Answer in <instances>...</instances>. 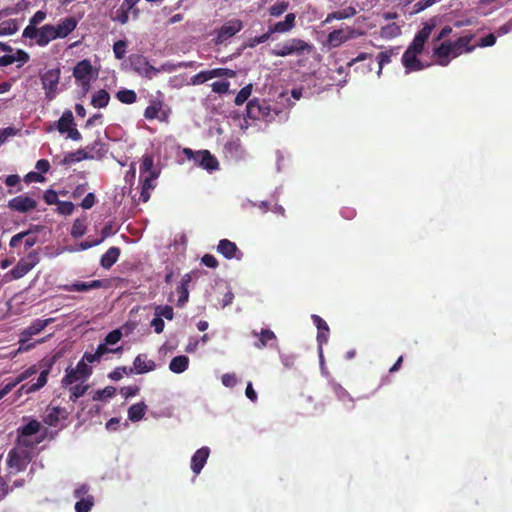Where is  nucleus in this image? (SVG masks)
<instances>
[{
  "label": "nucleus",
  "instance_id": "f257e3e1",
  "mask_svg": "<svg viewBox=\"0 0 512 512\" xmlns=\"http://www.w3.org/2000/svg\"><path fill=\"white\" fill-rule=\"evenodd\" d=\"M434 27V19L423 23L422 29L416 32V35L412 38L411 44H409V47H407L403 55H401V65L405 68V73L421 72L428 67V64H424L417 57L423 54L424 44L428 41V38H430Z\"/></svg>",
  "mask_w": 512,
  "mask_h": 512
},
{
  "label": "nucleus",
  "instance_id": "f03ea898",
  "mask_svg": "<svg viewBox=\"0 0 512 512\" xmlns=\"http://www.w3.org/2000/svg\"><path fill=\"white\" fill-rule=\"evenodd\" d=\"M53 364H55V358L42 360L41 362H39L38 365H32L28 367V369L22 371V373H20L19 376H17V379H15V381H12L4 385V387H11V389H13L21 382L29 379L34 374H36L39 369H42L41 374H39V378H37V381H35L34 383L24 384L19 388V394H32L34 392H38L47 383V376L49 375V372L51 371V367H53Z\"/></svg>",
  "mask_w": 512,
  "mask_h": 512
},
{
  "label": "nucleus",
  "instance_id": "7ed1b4c3",
  "mask_svg": "<svg viewBox=\"0 0 512 512\" xmlns=\"http://www.w3.org/2000/svg\"><path fill=\"white\" fill-rule=\"evenodd\" d=\"M313 53V44L299 38H290L287 41L275 45L271 55L275 57L295 56L301 57Z\"/></svg>",
  "mask_w": 512,
  "mask_h": 512
},
{
  "label": "nucleus",
  "instance_id": "20e7f679",
  "mask_svg": "<svg viewBox=\"0 0 512 512\" xmlns=\"http://www.w3.org/2000/svg\"><path fill=\"white\" fill-rule=\"evenodd\" d=\"M277 114L278 112L272 109L265 100L253 98L246 105V115L252 120L271 122Z\"/></svg>",
  "mask_w": 512,
  "mask_h": 512
},
{
  "label": "nucleus",
  "instance_id": "39448f33",
  "mask_svg": "<svg viewBox=\"0 0 512 512\" xmlns=\"http://www.w3.org/2000/svg\"><path fill=\"white\" fill-rule=\"evenodd\" d=\"M67 35H62L37 26L28 25L22 30V38L34 40L35 45L46 47L50 42L56 39H64Z\"/></svg>",
  "mask_w": 512,
  "mask_h": 512
},
{
  "label": "nucleus",
  "instance_id": "423d86ee",
  "mask_svg": "<svg viewBox=\"0 0 512 512\" xmlns=\"http://www.w3.org/2000/svg\"><path fill=\"white\" fill-rule=\"evenodd\" d=\"M54 321L55 318H37L33 320L30 326L22 329V331H20L19 334L20 349L24 351L32 349L34 347V344H27V342H29L33 336L40 334L43 329H45L48 325L52 324Z\"/></svg>",
  "mask_w": 512,
  "mask_h": 512
},
{
  "label": "nucleus",
  "instance_id": "0eeeda50",
  "mask_svg": "<svg viewBox=\"0 0 512 512\" xmlns=\"http://www.w3.org/2000/svg\"><path fill=\"white\" fill-rule=\"evenodd\" d=\"M30 462L31 451L10 450L8 459H6V465L13 475L25 471Z\"/></svg>",
  "mask_w": 512,
  "mask_h": 512
},
{
  "label": "nucleus",
  "instance_id": "6e6552de",
  "mask_svg": "<svg viewBox=\"0 0 512 512\" xmlns=\"http://www.w3.org/2000/svg\"><path fill=\"white\" fill-rule=\"evenodd\" d=\"M170 110L164 108V102L161 97H154L149 100V106L143 111V117L149 121L158 120L160 122L168 121Z\"/></svg>",
  "mask_w": 512,
  "mask_h": 512
},
{
  "label": "nucleus",
  "instance_id": "1a4fd4ad",
  "mask_svg": "<svg viewBox=\"0 0 512 512\" xmlns=\"http://www.w3.org/2000/svg\"><path fill=\"white\" fill-rule=\"evenodd\" d=\"M184 154L189 159H193L194 163L198 164V166L208 170L214 171L217 169V160L208 150H199L193 152L189 148L184 149Z\"/></svg>",
  "mask_w": 512,
  "mask_h": 512
},
{
  "label": "nucleus",
  "instance_id": "9d476101",
  "mask_svg": "<svg viewBox=\"0 0 512 512\" xmlns=\"http://www.w3.org/2000/svg\"><path fill=\"white\" fill-rule=\"evenodd\" d=\"M60 79V69H50L41 74L42 89H44V96L48 101H53L56 96V86H58V80Z\"/></svg>",
  "mask_w": 512,
  "mask_h": 512
},
{
  "label": "nucleus",
  "instance_id": "9b49d317",
  "mask_svg": "<svg viewBox=\"0 0 512 512\" xmlns=\"http://www.w3.org/2000/svg\"><path fill=\"white\" fill-rule=\"evenodd\" d=\"M242 28L243 24L241 23V20H227L224 25L220 26V28L216 30L215 44L221 45L225 43L228 39L234 37L239 31H241Z\"/></svg>",
  "mask_w": 512,
  "mask_h": 512
},
{
  "label": "nucleus",
  "instance_id": "f8f14e48",
  "mask_svg": "<svg viewBox=\"0 0 512 512\" xmlns=\"http://www.w3.org/2000/svg\"><path fill=\"white\" fill-rule=\"evenodd\" d=\"M360 35H362L361 32L352 28L338 29L328 34V37H326V43H328L332 48H337L341 44L353 40Z\"/></svg>",
  "mask_w": 512,
  "mask_h": 512
},
{
  "label": "nucleus",
  "instance_id": "ddd939ff",
  "mask_svg": "<svg viewBox=\"0 0 512 512\" xmlns=\"http://www.w3.org/2000/svg\"><path fill=\"white\" fill-rule=\"evenodd\" d=\"M37 262L38 256H36L35 252L28 254V256L24 258H20L19 262L15 264V267L10 270L11 278L19 280L21 277L29 273Z\"/></svg>",
  "mask_w": 512,
  "mask_h": 512
},
{
  "label": "nucleus",
  "instance_id": "4468645a",
  "mask_svg": "<svg viewBox=\"0 0 512 512\" xmlns=\"http://www.w3.org/2000/svg\"><path fill=\"white\" fill-rule=\"evenodd\" d=\"M465 52L452 50L447 45H438L433 49L434 63L440 67H446L455 57H458Z\"/></svg>",
  "mask_w": 512,
  "mask_h": 512
},
{
  "label": "nucleus",
  "instance_id": "2eb2a0df",
  "mask_svg": "<svg viewBox=\"0 0 512 512\" xmlns=\"http://www.w3.org/2000/svg\"><path fill=\"white\" fill-rule=\"evenodd\" d=\"M76 28V19L74 17H67L61 19V22L56 25L53 24H44L41 26V29L51 31L54 33L62 34V35H70Z\"/></svg>",
  "mask_w": 512,
  "mask_h": 512
},
{
  "label": "nucleus",
  "instance_id": "dca6fc26",
  "mask_svg": "<svg viewBox=\"0 0 512 512\" xmlns=\"http://www.w3.org/2000/svg\"><path fill=\"white\" fill-rule=\"evenodd\" d=\"M8 208L11 211L24 214L36 208V202L31 197L19 195L8 201Z\"/></svg>",
  "mask_w": 512,
  "mask_h": 512
},
{
  "label": "nucleus",
  "instance_id": "f3484780",
  "mask_svg": "<svg viewBox=\"0 0 512 512\" xmlns=\"http://www.w3.org/2000/svg\"><path fill=\"white\" fill-rule=\"evenodd\" d=\"M67 418V411L59 406L48 407L46 414L42 417V423L48 425V427H56L60 421H64Z\"/></svg>",
  "mask_w": 512,
  "mask_h": 512
},
{
  "label": "nucleus",
  "instance_id": "a211bd4d",
  "mask_svg": "<svg viewBox=\"0 0 512 512\" xmlns=\"http://www.w3.org/2000/svg\"><path fill=\"white\" fill-rule=\"evenodd\" d=\"M216 252L224 256L226 259L239 260V258H241V252H239L236 244L228 239L218 241V245H216Z\"/></svg>",
  "mask_w": 512,
  "mask_h": 512
},
{
  "label": "nucleus",
  "instance_id": "6ab92c4d",
  "mask_svg": "<svg viewBox=\"0 0 512 512\" xmlns=\"http://www.w3.org/2000/svg\"><path fill=\"white\" fill-rule=\"evenodd\" d=\"M474 38L472 34H466L458 37L455 42L444 40L438 45H447L451 50L462 51L465 53H471L474 50V46L470 45V42Z\"/></svg>",
  "mask_w": 512,
  "mask_h": 512
},
{
  "label": "nucleus",
  "instance_id": "aec40b11",
  "mask_svg": "<svg viewBox=\"0 0 512 512\" xmlns=\"http://www.w3.org/2000/svg\"><path fill=\"white\" fill-rule=\"evenodd\" d=\"M208 454H210V450H208L207 446L198 448L194 452L193 457H191V471H193L194 475H199L207 463Z\"/></svg>",
  "mask_w": 512,
  "mask_h": 512
},
{
  "label": "nucleus",
  "instance_id": "412c9836",
  "mask_svg": "<svg viewBox=\"0 0 512 512\" xmlns=\"http://www.w3.org/2000/svg\"><path fill=\"white\" fill-rule=\"evenodd\" d=\"M128 369L136 370V374H147L155 369V363L153 360L146 358L145 354H140L134 358V363H132V367H128Z\"/></svg>",
  "mask_w": 512,
  "mask_h": 512
},
{
  "label": "nucleus",
  "instance_id": "4be33fe9",
  "mask_svg": "<svg viewBox=\"0 0 512 512\" xmlns=\"http://www.w3.org/2000/svg\"><path fill=\"white\" fill-rule=\"evenodd\" d=\"M74 78L75 80L81 82V84L89 83V77H91V64L89 60L84 59L80 62H77L74 67Z\"/></svg>",
  "mask_w": 512,
  "mask_h": 512
},
{
  "label": "nucleus",
  "instance_id": "5701e85b",
  "mask_svg": "<svg viewBox=\"0 0 512 512\" xmlns=\"http://www.w3.org/2000/svg\"><path fill=\"white\" fill-rule=\"evenodd\" d=\"M294 27V14L289 13L284 16V20L277 22L275 24L270 25V28H268V31L266 33H269L271 35L275 33L279 34H285L291 30H293Z\"/></svg>",
  "mask_w": 512,
  "mask_h": 512
},
{
  "label": "nucleus",
  "instance_id": "b1692460",
  "mask_svg": "<svg viewBox=\"0 0 512 512\" xmlns=\"http://www.w3.org/2000/svg\"><path fill=\"white\" fill-rule=\"evenodd\" d=\"M100 287H102V282H100V280H93L89 282L76 281L72 284L64 285L63 290L66 292H88Z\"/></svg>",
  "mask_w": 512,
  "mask_h": 512
},
{
  "label": "nucleus",
  "instance_id": "393cba45",
  "mask_svg": "<svg viewBox=\"0 0 512 512\" xmlns=\"http://www.w3.org/2000/svg\"><path fill=\"white\" fill-rule=\"evenodd\" d=\"M157 179V173H150L149 175H140L141 180V193L140 201L146 203L150 200V191L155 188L153 181Z\"/></svg>",
  "mask_w": 512,
  "mask_h": 512
},
{
  "label": "nucleus",
  "instance_id": "a878e982",
  "mask_svg": "<svg viewBox=\"0 0 512 512\" xmlns=\"http://www.w3.org/2000/svg\"><path fill=\"white\" fill-rule=\"evenodd\" d=\"M94 145H97V142H94ZM86 150H93V146H86V149H79L64 155L63 164L68 165L85 159H93V155Z\"/></svg>",
  "mask_w": 512,
  "mask_h": 512
},
{
  "label": "nucleus",
  "instance_id": "bb28decb",
  "mask_svg": "<svg viewBox=\"0 0 512 512\" xmlns=\"http://www.w3.org/2000/svg\"><path fill=\"white\" fill-rule=\"evenodd\" d=\"M192 281L190 274L187 273L182 276V280H180V284L176 286V293H178V302H176V306L183 307L188 301V285Z\"/></svg>",
  "mask_w": 512,
  "mask_h": 512
},
{
  "label": "nucleus",
  "instance_id": "cd10ccee",
  "mask_svg": "<svg viewBox=\"0 0 512 512\" xmlns=\"http://www.w3.org/2000/svg\"><path fill=\"white\" fill-rule=\"evenodd\" d=\"M55 128H57V132L64 134V132L68 130H75V122H73V113L71 110H64L61 118L57 120V124H55Z\"/></svg>",
  "mask_w": 512,
  "mask_h": 512
},
{
  "label": "nucleus",
  "instance_id": "c85d7f7f",
  "mask_svg": "<svg viewBox=\"0 0 512 512\" xmlns=\"http://www.w3.org/2000/svg\"><path fill=\"white\" fill-rule=\"evenodd\" d=\"M119 255V248L116 246H112L108 248L107 252H105L103 256H101V261H99V264H101V267H103V269L108 270L117 262V259H119Z\"/></svg>",
  "mask_w": 512,
  "mask_h": 512
},
{
  "label": "nucleus",
  "instance_id": "c756f323",
  "mask_svg": "<svg viewBox=\"0 0 512 512\" xmlns=\"http://www.w3.org/2000/svg\"><path fill=\"white\" fill-rule=\"evenodd\" d=\"M330 386H332V392H334V395H336L337 400L345 404L348 410H352L353 398L349 396V393H347V391L341 385L337 384V382H332Z\"/></svg>",
  "mask_w": 512,
  "mask_h": 512
},
{
  "label": "nucleus",
  "instance_id": "7c9ffc66",
  "mask_svg": "<svg viewBox=\"0 0 512 512\" xmlns=\"http://www.w3.org/2000/svg\"><path fill=\"white\" fill-rule=\"evenodd\" d=\"M42 440H37L33 442L29 439V436H19L17 435V440H15V447L11 448V450H19L24 452H31L33 447L39 444Z\"/></svg>",
  "mask_w": 512,
  "mask_h": 512
},
{
  "label": "nucleus",
  "instance_id": "2f4dec72",
  "mask_svg": "<svg viewBox=\"0 0 512 512\" xmlns=\"http://www.w3.org/2000/svg\"><path fill=\"white\" fill-rule=\"evenodd\" d=\"M188 368V357L184 355H179L172 358L171 363H169V370L175 374L184 373Z\"/></svg>",
  "mask_w": 512,
  "mask_h": 512
},
{
  "label": "nucleus",
  "instance_id": "473e14b6",
  "mask_svg": "<svg viewBox=\"0 0 512 512\" xmlns=\"http://www.w3.org/2000/svg\"><path fill=\"white\" fill-rule=\"evenodd\" d=\"M145 412L146 405L143 402L130 405V408H128V421H141L142 417H144Z\"/></svg>",
  "mask_w": 512,
  "mask_h": 512
},
{
  "label": "nucleus",
  "instance_id": "72a5a7b5",
  "mask_svg": "<svg viewBox=\"0 0 512 512\" xmlns=\"http://www.w3.org/2000/svg\"><path fill=\"white\" fill-rule=\"evenodd\" d=\"M109 102V94L105 89L97 90L96 94L92 95L90 104L96 109L106 108Z\"/></svg>",
  "mask_w": 512,
  "mask_h": 512
},
{
  "label": "nucleus",
  "instance_id": "f704fd0d",
  "mask_svg": "<svg viewBox=\"0 0 512 512\" xmlns=\"http://www.w3.org/2000/svg\"><path fill=\"white\" fill-rule=\"evenodd\" d=\"M355 15V8L348 6L344 9L332 12L326 16V20L324 22L330 23L333 20H343L347 18H351Z\"/></svg>",
  "mask_w": 512,
  "mask_h": 512
},
{
  "label": "nucleus",
  "instance_id": "c9c22d12",
  "mask_svg": "<svg viewBox=\"0 0 512 512\" xmlns=\"http://www.w3.org/2000/svg\"><path fill=\"white\" fill-rule=\"evenodd\" d=\"M214 78H235L236 71L228 68H215L207 71L198 72Z\"/></svg>",
  "mask_w": 512,
  "mask_h": 512
},
{
  "label": "nucleus",
  "instance_id": "e433bc0d",
  "mask_svg": "<svg viewBox=\"0 0 512 512\" xmlns=\"http://www.w3.org/2000/svg\"><path fill=\"white\" fill-rule=\"evenodd\" d=\"M42 230V226L40 225H34L30 230L22 231L20 233H28V236L22 238V241H24V247H26V250L31 249L35 244L36 241H38V238L36 237V233L40 232Z\"/></svg>",
  "mask_w": 512,
  "mask_h": 512
},
{
  "label": "nucleus",
  "instance_id": "4c0bfd02",
  "mask_svg": "<svg viewBox=\"0 0 512 512\" xmlns=\"http://www.w3.org/2000/svg\"><path fill=\"white\" fill-rule=\"evenodd\" d=\"M40 431V422L32 420L17 429V436H32Z\"/></svg>",
  "mask_w": 512,
  "mask_h": 512
},
{
  "label": "nucleus",
  "instance_id": "58836bf2",
  "mask_svg": "<svg viewBox=\"0 0 512 512\" xmlns=\"http://www.w3.org/2000/svg\"><path fill=\"white\" fill-rule=\"evenodd\" d=\"M116 99L119 103L130 105L137 101V94L131 89H122L116 92Z\"/></svg>",
  "mask_w": 512,
  "mask_h": 512
},
{
  "label": "nucleus",
  "instance_id": "ea45409f",
  "mask_svg": "<svg viewBox=\"0 0 512 512\" xmlns=\"http://www.w3.org/2000/svg\"><path fill=\"white\" fill-rule=\"evenodd\" d=\"M276 340V336L269 329H262L259 333V341L255 343V347L263 349L269 345V342Z\"/></svg>",
  "mask_w": 512,
  "mask_h": 512
},
{
  "label": "nucleus",
  "instance_id": "a19ab883",
  "mask_svg": "<svg viewBox=\"0 0 512 512\" xmlns=\"http://www.w3.org/2000/svg\"><path fill=\"white\" fill-rule=\"evenodd\" d=\"M18 31V23L15 19H9L0 23V36H12Z\"/></svg>",
  "mask_w": 512,
  "mask_h": 512
},
{
  "label": "nucleus",
  "instance_id": "79ce46f5",
  "mask_svg": "<svg viewBox=\"0 0 512 512\" xmlns=\"http://www.w3.org/2000/svg\"><path fill=\"white\" fill-rule=\"evenodd\" d=\"M86 234V222L82 219H75L74 224H72V231H70V235L72 238L78 239Z\"/></svg>",
  "mask_w": 512,
  "mask_h": 512
},
{
  "label": "nucleus",
  "instance_id": "37998d69",
  "mask_svg": "<svg viewBox=\"0 0 512 512\" xmlns=\"http://www.w3.org/2000/svg\"><path fill=\"white\" fill-rule=\"evenodd\" d=\"M115 396V387L107 386L103 388V390H97L92 396V400L94 401H103L107 399H111Z\"/></svg>",
  "mask_w": 512,
  "mask_h": 512
},
{
  "label": "nucleus",
  "instance_id": "c03bdc74",
  "mask_svg": "<svg viewBox=\"0 0 512 512\" xmlns=\"http://www.w3.org/2000/svg\"><path fill=\"white\" fill-rule=\"evenodd\" d=\"M135 374V370L128 368L126 366H119L114 371L108 373V379L113 381H119L122 379V375H131Z\"/></svg>",
  "mask_w": 512,
  "mask_h": 512
},
{
  "label": "nucleus",
  "instance_id": "a18cd8bd",
  "mask_svg": "<svg viewBox=\"0 0 512 512\" xmlns=\"http://www.w3.org/2000/svg\"><path fill=\"white\" fill-rule=\"evenodd\" d=\"M271 35L272 34H270V33H264L259 36L251 37L248 39V42H246V44H244V48L253 49V48L257 47L258 45L269 41V38H271Z\"/></svg>",
  "mask_w": 512,
  "mask_h": 512
},
{
  "label": "nucleus",
  "instance_id": "49530a36",
  "mask_svg": "<svg viewBox=\"0 0 512 512\" xmlns=\"http://www.w3.org/2000/svg\"><path fill=\"white\" fill-rule=\"evenodd\" d=\"M93 507V497L86 496L75 502V512H89Z\"/></svg>",
  "mask_w": 512,
  "mask_h": 512
},
{
  "label": "nucleus",
  "instance_id": "de8ad7c7",
  "mask_svg": "<svg viewBox=\"0 0 512 512\" xmlns=\"http://www.w3.org/2000/svg\"><path fill=\"white\" fill-rule=\"evenodd\" d=\"M128 60H130V68H132V71H139L144 68L145 64H150L144 56L138 54L130 55V59Z\"/></svg>",
  "mask_w": 512,
  "mask_h": 512
},
{
  "label": "nucleus",
  "instance_id": "09e8293b",
  "mask_svg": "<svg viewBox=\"0 0 512 512\" xmlns=\"http://www.w3.org/2000/svg\"><path fill=\"white\" fill-rule=\"evenodd\" d=\"M153 167V158L150 155H145L141 158L140 175H150V173H157L151 168Z\"/></svg>",
  "mask_w": 512,
  "mask_h": 512
},
{
  "label": "nucleus",
  "instance_id": "8fccbe9b",
  "mask_svg": "<svg viewBox=\"0 0 512 512\" xmlns=\"http://www.w3.org/2000/svg\"><path fill=\"white\" fill-rule=\"evenodd\" d=\"M130 11H134V17H137L136 9L119 8L118 11H116V16L112 17V20L118 22L121 25H125L128 23V13Z\"/></svg>",
  "mask_w": 512,
  "mask_h": 512
},
{
  "label": "nucleus",
  "instance_id": "3c124183",
  "mask_svg": "<svg viewBox=\"0 0 512 512\" xmlns=\"http://www.w3.org/2000/svg\"><path fill=\"white\" fill-rule=\"evenodd\" d=\"M252 91V85L248 84L244 86V88L238 91L237 96H235V105L240 106L247 102L250 97V92Z\"/></svg>",
  "mask_w": 512,
  "mask_h": 512
},
{
  "label": "nucleus",
  "instance_id": "603ef678",
  "mask_svg": "<svg viewBox=\"0 0 512 512\" xmlns=\"http://www.w3.org/2000/svg\"><path fill=\"white\" fill-rule=\"evenodd\" d=\"M288 7L289 4H287V2L280 1L271 5L270 10H268V12H270V16L278 18L287 11Z\"/></svg>",
  "mask_w": 512,
  "mask_h": 512
},
{
  "label": "nucleus",
  "instance_id": "864d4df0",
  "mask_svg": "<svg viewBox=\"0 0 512 512\" xmlns=\"http://www.w3.org/2000/svg\"><path fill=\"white\" fill-rule=\"evenodd\" d=\"M66 371H72V373H79L81 376H90L91 375V367L86 364L83 360H79L77 362V366L75 368L68 367Z\"/></svg>",
  "mask_w": 512,
  "mask_h": 512
},
{
  "label": "nucleus",
  "instance_id": "5fc2aeb1",
  "mask_svg": "<svg viewBox=\"0 0 512 512\" xmlns=\"http://www.w3.org/2000/svg\"><path fill=\"white\" fill-rule=\"evenodd\" d=\"M89 376H82L78 373L66 371V374H64L63 378V386H71L77 381H81L86 379Z\"/></svg>",
  "mask_w": 512,
  "mask_h": 512
},
{
  "label": "nucleus",
  "instance_id": "6e6d98bb",
  "mask_svg": "<svg viewBox=\"0 0 512 512\" xmlns=\"http://www.w3.org/2000/svg\"><path fill=\"white\" fill-rule=\"evenodd\" d=\"M87 385H74L70 387V401L75 402L86 394Z\"/></svg>",
  "mask_w": 512,
  "mask_h": 512
},
{
  "label": "nucleus",
  "instance_id": "4d7b16f0",
  "mask_svg": "<svg viewBox=\"0 0 512 512\" xmlns=\"http://www.w3.org/2000/svg\"><path fill=\"white\" fill-rule=\"evenodd\" d=\"M391 55H393L392 50H384L378 54V75L381 74L382 67L390 63Z\"/></svg>",
  "mask_w": 512,
  "mask_h": 512
},
{
  "label": "nucleus",
  "instance_id": "13d9d810",
  "mask_svg": "<svg viewBox=\"0 0 512 512\" xmlns=\"http://www.w3.org/2000/svg\"><path fill=\"white\" fill-rule=\"evenodd\" d=\"M120 337H122L120 330L114 329L113 331L108 332L107 336H105V342L99 345L113 346L120 341Z\"/></svg>",
  "mask_w": 512,
  "mask_h": 512
},
{
  "label": "nucleus",
  "instance_id": "bf43d9fd",
  "mask_svg": "<svg viewBox=\"0 0 512 512\" xmlns=\"http://www.w3.org/2000/svg\"><path fill=\"white\" fill-rule=\"evenodd\" d=\"M161 70L159 68L153 67L150 64H145L144 68H141L140 71H134L138 74H140L141 77L151 79L156 74H158Z\"/></svg>",
  "mask_w": 512,
  "mask_h": 512
},
{
  "label": "nucleus",
  "instance_id": "052dcab7",
  "mask_svg": "<svg viewBox=\"0 0 512 512\" xmlns=\"http://www.w3.org/2000/svg\"><path fill=\"white\" fill-rule=\"evenodd\" d=\"M156 317L164 318V319L171 321L173 318L172 306H170V305L158 306V308H156Z\"/></svg>",
  "mask_w": 512,
  "mask_h": 512
},
{
  "label": "nucleus",
  "instance_id": "680f3d73",
  "mask_svg": "<svg viewBox=\"0 0 512 512\" xmlns=\"http://www.w3.org/2000/svg\"><path fill=\"white\" fill-rule=\"evenodd\" d=\"M54 205L57 206V214L62 216L71 215L73 213V210L75 209L72 202H63Z\"/></svg>",
  "mask_w": 512,
  "mask_h": 512
},
{
  "label": "nucleus",
  "instance_id": "e2e57ef3",
  "mask_svg": "<svg viewBox=\"0 0 512 512\" xmlns=\"http://www.w3.org/2000/svg\"><path fill=\"white\" fill-rule=\"evenodd\" d=\"M42 199H44V203L48 205H54L58 203H69L68 201H60L58 197H56V192L53 190H46L44 195H42Z\"/></svg>",
  "mask_w": 512,
  "mask_h": 512
},
{
  "label": "nucleus",
  "instance_id": "0e129e2a",
  "mask_svg": "<svg viewBox=\"0 0 512 512\" xmlns=\"http://www.w3.org/2000/svg\"><path fill=\"white\" fill-rule=\"evenodd\" d=\"M112 50H114V57H116V59H123L124 54L126 53V42L123 40H119L118 42L114 43V46H112Z\"/></svg>",
  "mask_w": 512,
  "mask_h": 512
},
{
  "label": "nucleus",
  "instance_id": "69168bd1",
  "mask_svg": "<svg viewBox=\"0 0 512 512\" xmlns=\"http://www.w3.org/2000/svg\"><path fill=\"white\" fill-rule=\"evenodd\" d=\"M211 90L218 95L226 94L228 92V82L227 81H215L211 84Z\"/></svg>",
  "mask_w": 512,
  "mask_h": 512
},
{
  "label": "nucleus",
  "instance_id": "338daca9",
  "mask_svg": "<svg viewBox=\"0 0 512 512\" xmlns=\"http://www.w3.org/2000/svg\"><path fill=\"white\" fill-rule=\"evenodd\" d=\"M120 352H122L121 346H119L117 348H109L108 345L99 344V345H97L96 352L92 353V354L105 355L107 353H120Z\"/></svg>",
  "mask_w": 512,
  "mask_h": 512
},
{
  "label": "nucleus",
  "instance_id": "774afa93",
  "mask_svg": "<svg viewBox=\"0 0 512 512\" xmlns=\"http://www.w3.org/2000/svg\"><path fill=\"white\" fill-rule=\"evenodd\" d=\"M139 393V387L138 386H127V387H121V390H119V394L123 396L125 399H129L131 397H134Z\"/></svg>",
  "mask_w": 512,
  "mask_h": 512
}]
</instances>
